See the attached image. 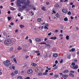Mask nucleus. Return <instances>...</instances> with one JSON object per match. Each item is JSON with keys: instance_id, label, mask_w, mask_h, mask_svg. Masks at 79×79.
Returning a JSON list of instances; mask_svg holds the SVG:
<instances>
[{"instance_id": "obj_1", "label": "nucleus", "mask_w": 79, "mask_h": 79, "mask_svg": "<svg viewBox=\"0 0 79 79\" xmlns=\"http://www.w3.org/2000/svg\"><path fill=\"white\" fill-rule=\"evenodd\" d=\"M30 3V2L29 1H28L26 2V0H17V5L19 6H22L23 10H24L27 8V6H28L29 4ZM23 4L22 6L21 4Z\"/></svg>"}, {"instance_id": "obj_2", "label": "nucleus", "mask_w": 79, "mask_h": 79, "mask_svg": "<svg viewBox=\"0 0 79 79\" xmlns=\"http://www.w3.org/2000/svg\"><path fill=\"white\" fill-rule=\"evenodd\" d=\"M11 42V40H8L5 41L4 43L5 44H9Z\"/></svg>"}, {"instance_id": "obj_3", "label": "nucleus", "mask_w": 79, "mask_h": 79, "mask_svg": "<svg viewBox=\"0 0 79 79\" xmlns=\"http://www.w3.org/2000/svg\"><path fill=\"white\" fill-rule=\"evenodd\" d=\"M76 65V64L74 62H73L72 63V64L70 65V67L73 69L74 67V66Z\"/></svg>"}, {"instance_id": "obj_4", "label": "nucleus", "mask_w": 79, "mask_h": 79, "mask_svg": "<svg viewBox=\"0 0 79 79\" xmlns=\"http://www.w3.org/2000/svg\"><path fill=\"white\" fill-rule=\"evenodd\" d=\"M3 64H4L5 66H6V67H8L9 66L8 63H7L6 61H4L3 62Z\"/></svg>"}, {"instance_id": "obj_5", "label": "nucleus", "mask_w": 79, "mask_h": 79, "mask_svg": "<svg viewBox=\"0 0 79 79\" xmlns=\"http://www.w3.org/2000/svg\"><path fill=\"white\" fill-rule=\"evenodd\" d=\"M32 73V70L31 69H30L27 70V73L28 74H31Z\"/></svg>"}, {"instance_id": "obj_6", "label": "nucleus", "mask_w": 79, "mask_h": 79, "mask_svg": "<svg viewBox=\"0 0 79 79\" xmlns=\"http://www.w3.org/2000/svg\"><path fill=\"white\" fill-rule=\"evenodd\" d=\"M62 12H63V13H66L68 12V11L66 9H63L62 10Z\"/></svg>"}, {"instance_id": "obj_7", "label": "nucleus", "mask_w": 79, "mask_h": 79, "mask_svg": "<svg viewBox=\"0 0 79 79\" xmlns=\"http://www.w3.org/2000/svg\"><path fill=\"white\" fill-rule=\"evenodd\" d=\"M23 52H24V53H26L27 52V49H26V48H23Z\"/></svg>"}, {"instance_id": "obj_8", "label": "nucleus", "mask_w": 79, "mask_h": 79, "mask_svg": "<svg viewBox=\"0 0 79 79\" xmlns=\"http://www.w3.org/2000/svg\"><path fill=\"white\" fill-rule=\"evenodd\" d=\"M35 40L36 41V42H40L41 41V39L40 38H35Z\"/></svg>"}, {"instance_id": "obj_9", "label": "nucleus", "mask_w": 79, "mask_h": 79, "mask_svg": "<svg viewBox=\"0 0 79 79\" xmlns=\"http://www.w3.org/2000/svg\"><path fill=\"white\" fill-rule=\"evenodd\" d=\"M79 68V66L77 65H74V67H73V69H77Z\"/></svg>"}, {"instance_id": "obj_10", "label": "nucleus", "mask_w": 79, "mask_h": 79, "mask_svg": "<svg viewBox=\"0 0 79 79\" xmlns=\"http://www.w3.org/2000/svg\"><path fill=\"white\" fill-rule=\"evenodd\" d=\"M50 39L52 40H56V37H51Z\"/></svg>"}, {"instance_id": "obj_11", "label": "nucleus", "mask_w": 79, "mask_h": 79, "mask_svg": "<svg viewBox=\"0 0 79 79\" xmlns=\"http://www.w3.org/2000/svg\"><path fill=\"white\" fill-rule=\"evenodd\" d=\"M68 75H63L62 76V77H64V78H67V77H68Z\"/></svg>"}, {"instance_id": "obj_12", "label": "nucleus", "mask_w": 79, "mask_h": 79, "mask_svg": "<svg viewBox=\"0 0 79 79\" xmlns=\"http://www.w3.org/2000/svg\"><path fill=\"white\" fill-rule=\"evenodd\" d=\"M53 56L54 58H56L58 57V54H55L53 55Z\"/></svg>"}, {"instance_id": "obj_13", "label": "nucleus", "mask_w": 79, "mask_h": 79, "mask_svg": "<svg viewBox=\"0 0 79 79\" xmlns=\"http://www.w3.org/2000/svg\"><path fill=\"white\" fill-rule=\"evenodd\" d=\"M46 47H48V48H50V47H51V45L50 44H46L45 45Z\"/></svg>"}, {"instance_id": "obj_14", "label": "nucleus", "mask_w": 79, "mask_h": 79, "mask_svg": "<svg viewBox=\"0 0 79 79\" xmlns=\"http://www.w3.org/2000/svg\"><path fill=\"white\" fill-rule=\"evenodd\" d=\"M46 8L44 6H43L41 8L42 10L44 11H45V10H46Z\"/></svg>"}, {"instance_id": "obj_15", "label": "nucleus", "mask_w": 79, "mask_h": 79, "mask_svg": "<svg viewBox=\"0 0 79 79\" xmlns=\"http://www.w3.org/2000/svg\"><path fill=\"white\" fill-rule=\"evenodd\" d=\"M69 75H70V76H71V77H74V74L71 73H70Z\"/></svg>"}, {"instance_id": "obj_16", "label": "nucleus", "mask_w": 79, "mask_h": 79, "mask_svg": "<svg viewBox=\"0 0 79 79\" xmlns=\"http://www.w3.org/2000/svg\"><path fill=\"white\" fill-rule=\"evenodd\" d=\"M41 21H42V19L40 18L38 19H37L38 22H40Z\"/></svg>"}, {"instance_id": "obj_17", "label": "nucleus", "mask_w": 79, "mask_h": 79, "mask_svg": "<svg viewBox=\"0 0 79 79\" xmlns=\"http://www.w3.org/2000/svg\"><path fill=\"white\" fill-rule=\"evenodd\" d=\"M64 21H68V19L67 17H65L64 18Z\"/></svg>"}, {"instance_id": "obj_18", "label": "nucleus", "mask_w": 79, "mask_h": 79, "mask_svg": "<svg viewBox=\"0 0 79 79\" xmlns=\"http://www.w3.org/2000/svg\"><path fill=\"white\" fill-rule=\"evenodd\" d=\"M17 49L18 50H22V48L20 46H19L17 48Z\"/></svg>"}, {"instance_id": "obj_19", "label": "nucleus", "mask_w": 79, "mask_h": 79, "mask_svg": "<svg viewBox=\"0 0 79 79\" xmlns=\"http://www.w3.org/2000/svg\"><path fill=\"white\" fill-rule=\"evenodd\" d=\"M13 60L14 61V62H15V63H17V61H16V58H14L13 59Z\"/></svg>"}, {"instance_id": "obj_20", "label": "nucleus", "mask_w": 79, "mask_h": 79, "mask_svg": "<svg viewBox=\"0 0 79 79\" xmlns=\"http://www.w3.org/2000/svg\"><path fill=\"white\" fill-rule=\"evenodd\" d=\"M32 65L33 66H37V64H36L35 63H33L32 64Z\"/></svg>"}, {"instance_id": "obj_21", "label": "nucleus", "mask_w": 79, "mask_h": 79, "mask_svg": "<svg viewBox=\"0 0 79 79\" xmlns=\"http://www.w3.org/2000/svg\"><path fill=\"white\" fill-rule=\"evenodd\" d=\"M24 10V9H23V8H22H22H20L19 9V11H21L22 10Z\"/></svg>"}, {"instance_id": "obj_22", "label": "nucleus", "mask_w": 79, "mask_h": 79, "mask_svg": "<svg viewBox=\"0 0 79 79\" xmlns=\"http://www.w3.org/2000/svg\"><path fill=\"white\" fill-rule=\"evenodd\" d=\"M54 77H55L56 78H57L58 77V74H57V75H55Z\"/></svg>"}, {"instance_id": "obj_23", "label": "nucleus", "mask_w": 79, "mask_h": 79, "mask_svg": "<svg viewBox=\"0 0 79 79\" xmlns=\"http://www.w3.org/2000/svg\"><path fill=\"white\" fill-rule=\"evenodd\" d=\"M20 27L21 28H23V27H24V26L23 25H21L20 26Z\"/></svg>"}, {"instance_id": "obj_24", "label": "nucleus", "mask_w": 79, "mask_h": 79, "mask_svg": "<svg viewBox=\"0 0 79 79\" xmlns=\"http://www.w3.org/2000/svg\"><path fill=\"white\" fill-rule=\"evenodd\" d=\"M18 79H23V77L22 76H19L18 77Z\"/></svg>"}, {"instance_id": "obj_25", "label": "nucleus", "mask_w": 79, "mask_h": 79, "mask_svg": "<svg viewBox=\"0 0 79 79\" xmlns=\"http://www.w3.org/2000/svg\"><path fill=\"white\" fill-rule=\"evenodd\" d=\"M55 7H60V6L58 4H56L55 5Z\"/></svg>"}, {"instance_id": "obj_26", "label": "nucleus", "mask_w": 79, "mask_h": 79, "mask_svg": "<svg viewBox=\"0 0 79 79\" xmlns=\"http://www.w3.org/2000/svg\"><path fill=\"white\" fill-rule=\"evenodd\" d=\"M68 72H69V71L68 70H64L63 73H68Z\"/></svg>"}, {"instance_id": "obj_27", "label": "nucleus", "mask_w": 79, "mask_h": 79, "mask_svg": "<svg viewBox=\"0 0 79 79\" xmlns=\"http://www.w3.org/2000/svg\"><path fill=\"white\" fill-rule=\"evenodd\" d=\"M56 17H57V18L60 17V15H59V14H57L56 15Z\"/></svg>"}, {"instance_id": "obj_28", "label": "nucleus", "mask_w": 79, "mask_h": 79, "mask_svg": "<svg viewBox=\"0 0 79 79\" xmlns=\"http://www.w3.org/2000/svg\"><path fill=\"white\" fill-rule=\"evenodd\" d=\"M69 35L66 36V39L67 40H69Z\"/></svg>"}, {"instance_id": "obj_29", "label": "nucleus", "mask_w": 79, "mask_h": 79, "mask_svg": "<svg viewBox=\"0 0 79 79\" xmlns=\"http://www.w3.org/2000/svg\"><path fill=\"white\" fill-rule=\"evenodd\" d=\"M7 18H8V19L9 20H10V19H11V18H11V17H8Z\"/></svg>"}, {"instance_id": "obj_30", "label": "nucleus", "mask_w": 79, "mask_h": 79, "mask_svg": "<svg viewBox=\"0 0 79 79\" xmlns=\"http://www.w3.org/2000/svg\"><path fill=\"white\" fill-rule=\"evenodd\" d=\"M18 73V72L17 70H15V74H17Z\"/></svg>"}, {"instance_id": "obj_31", "label": "nucleus", "mask_w": 79, "mask_h": 79, "mask_svg": "<svg viewBox=\"0 0 79 79\" xmlns=\"http://www.w3.org/2000/svg\"><path fill=\"white\" fill-rule=\"evenodd\" d=\"M10 10H12V11H15V8L13 7H12L10 8Z\"/></svg>"}, {"instance_id": "obj_32", "label": "nucleus", "mask_w": 79, "mask_h": 79, "mask_svg": "<svg viewBox=\"0 0 79 79\" xmlns=\"http://www.w3.org/2000/svg\"><path fill=\"white\" fill-rule=\"evenodd\" d=\"M55 33H57L58 32V30H56L54 32Z\"/></svg>"}, {"instance_id": "obj_33", "label": "nucleus", "mask_w": 79, "mask_h": 79, "mask_svg": "<svg viewBox=\"0 0 79 79\" xmlns=\"http://www.w3.org/2000/svg\"><path fill=\"white\" fill-rule=\"evenodd\" d=\"M71 50H72V52H74V51H75V49L74 48H73L71 49Z\"/></svg>"}, {"instance_id": "obj_34", "label": "nucleus", "mask_w": 79, "mask_h": 79, "mask_svg": "<svg viewBox=\"0 0 79 79\" xmlns=\"http://www.w3.org/2000/svg\"><path fill=\"white\" fill-rule=\"evenodd\" d=\"M45 26H46V27H48V26H49V25L48 24L46 23L45 24Z\"/></svg>"}, {"instance_id": "obj_35", "label": "nucleus", "mask_w": 79, "mask_h": 79, "mask_svg": "<svg viewBox=\"0 0 79 79\" xmlns=\"http://www.w3.org/2000/svg\"><path fill=\"white\" fill-rule=\"evenodd\" d=\"M25 73V72H24V71H22L21 72V73L22 74H24Z\"/></svg>"}, {"instance_id": "obj_36", "label": "nucleus", "mask_w": 79, "mask_h": 79, "mask_svg": "<svg viewBox=\"0 0 79 79\" xmlns=\"http://www.w3.org/2000/svg\"><path fill=\"white\" fill-rule=\"evenodd\" d=\"M6 63H10V61L8 60H6Z\"/></svg>"}, {"instance_id": "obj_37", "label": "nucleus", "mask_w": 79, "mask_h": 79, "mask_svg": "<svg viewBox=\"0 0 79 79\" xmlns=\"http://www.w3.org/2000/svg\"><path fill=\"white\" fill-rule=\"evenodd\" d=\"M11 75L12 76H15V73H12L11 74Z\"/></svg>"}, {"instance_id": "obj_38", "label": "nucleus", "mask_w": 79, "mask_h": 79, "mask_svg": "<svg viewBox=\"0 0 79 79\" xmlns=\"http://www.w3.org/2000/svg\"><path fill=\"white\" fill-rule=\"evenodd\" d=\"M44 28L45 29H48V28L47 27L44 26Z\"/></svg>"}, {"instance_id": "obj_39", "label": "nucleus", "mask_w": 79, "mask_h": 79, "mask_svg": "<svg viewBox=\"0 0 79 79\" xmlns=\"http://www.w3.org/2000/svg\"><path fill=\"white\" fill-rule=\"evenodd\" d=\"M68 15H71V11H69L68 13Z\"/></svg>"}, {"instance_id": "obj_40", "label": "nucleus", "mask_w": 79, "mask_h": 79, "mask_svg": "<svg viewBox=\"0 0 79 79\" xmlns=\"http://www.w3.org/2000/svg\"><path fill=\"white\" fill-rule=\"evenodd\" d=\"M29 41L30 42V43H31H31H32V40H31V39H29Z\"/></svg>"}, {"instance_id": "obj_41", "label": "nucleus", "mask_w": 79, "mask_h": 79, "mask_svg": "<svg viewBox=\"0 0 79 79\" xmlns=\"http://www.w3.org/2000/svg\"><path fill=\"white\" fill-rule=\"evenodd\" d=\"M15 56L13 55L12 56L10 57V58H14Z\"/></svg>"}, {"instance_id": "obj_42", "label": "nucleus", "mask_w": 79, "mask_h": 79, "mask_svg": "<svg viewBox=\"0 0 79 79\" xmlns=\"http://www.w3.org/2000/svg\"><path fill=\"white\" fill-rule=\"evenodd\" d=\"M49 74L50 75V76H52L53 75V73H50Z\"/></svg>"}, {"instance_id": "obj_43", "label": "nucleus", "mask_w": 79, "mask_h": 79, "mask_svg": "<svg viewBox=\"0 0 79 79\" xmlns=\"http://www.w3.org/2000/svg\"><path fill=\"white\" fill-rule=\"evenodd\" d=\"M52 35V32H50L48 34V35Z\"/></svg>"}, {"instance_id": "obj_44", "label": "nucleus", "mask_w": 79, "mask_h": 79, "mask_svg": "<svg viewBox=\"0 0 79 79\" xmlns=\"http://www.w3.org/2000/svg\"><path fill=\"white\" fill-rule=\"evenodd\" d=\"M63 59L61 60L60 61V63H63Z\"/></svg>"}, {"instance_id": "obj_45", "label": "nucleus", "mask_w": 79, "mask_h": 79, "mask_svg": "<svg viewBox=\"0 0 79 79\" xmlns=\"http://www.w3.org/2000/svg\"><path fill=\"white\" fill-rule=\"evenodd\" d=\"M41 44H45V45H46V43H45V42H42L41 43Z\"/></svg>"}, {"instance_id": "obj_46", "label": "nucleus", "mask_w": 79, "mask_h": 79, "mask_svg": "<svg viewBox=\"0 0 79 79\" xmlns=\"http://www.w3.org/2000/svg\"><path fill=\"white\" fill-rule=\"evenodd\" d=\"M29 56H25V58H26V59H27V58H29Z\"/></svg>"}, {"instance_id": "obj_47", "label": "nucleus", "mask_w": 79, "mask_h": 79, "mask_svg": "<svg viewBox=\"0 0 79 79\" xmlns=\"http://www.w3.org/2000/svg\"><path fill=\"white\" fill-rule=\"evenodd\" d=\"M42 74L41 73H39V75L40 76H41Z\"/></svg>"}, {"instance_id": "obj_48", "label": "nucleus", "mask_w": 79, "mask_h": 79, "mask_svg": "<svg viewBox=\"0 0 79 79\" xmlns=\"http://www.w3.org/2000/svg\"><path fill=\"white\" fill-rule=\"evenodd\" d=\"M70 73H74V71L71 70L70 71Z\"/></svg>"}, {"instance_id": "obj_49", "label": "nucleus", "mask_w": 79, "mask_h": 79, "mask_svg": "<svg viewBox=\"0 0 79 79\" xmlns=\"http://www.w3.org/2000/svg\"><path fill=\"white\" fill-rule=\"evenodd\" d=\"M57 68H58V66H56L54 68V69H55V70L56 69H57Z\"/></svg>"}, {"instance_id": "obj_50", "label": "nucleus", "mask_w": 79, "mask_h": 79, "mask_svg": "<svg viewBox=\"0 0 79 79\" xmlns=\"http://www.w3.org/2000/svg\"><path fill=\"white\" fill-rule=\"evenodd\" d=\"M58 63V60H56V61L55 62V64H57Z\"/></svg>"}, {"instance_id": "obj_51", "label": "nucleus", "mask_w": 79, "mask_h": 79, "mask_svg": "<svg viewBox=\"0 0 79 79\" xmlns=\"http://www.w3.org/2000/svg\"><path fill=\"white\" fill-rule=\"evenodd\" d=\"M43 74H44V75H47V73H43Z\"/></svg>"}, {"instance_id": "obj_52", "label": "nucleus", "mask_w": 79, "mask_h": 79, "mask_svg": "<svg viewBox=\"0 0 79 79\" xmlns=\"http://www.w3.org/2000/svg\"><path fill=\"white\" fill-rule=\"evenodd\" d=\"M29 38V37H28V36H27L26 37V38H25V40H27V39H28V38Z\"/></svg>"}, {"instance_id": "obj_53", "label": "nucleus", "mask_w": 79, "mask_h": 79, "mask_svg": "<svg viewBox=\"0 0 79 79\" xmlns=\"http://www.w3.org/2000/svg\"><path fill=\"white\" fill-rule=\"evenodd\" d=\"M74 7H75V5H72V8H74Z\"/></svg>"}, {"instance_id": "obj_54", "label": "nucleus", "mask_w": 79, "mask_h": 79, "mask_svg": "<svg viewBox=\"0 0 79 79\" xmlns=\"http://www.w3.org/2000/svg\"><path fill=\"white\" fill-rule=\"evenodd\" d=\"M39 55H40V53H38L37 54V56H39Z\"/></svg>"}, {"instance_id": "obj_55", "label": "nucleus", "mask_w": 79, "mask_h": 79, "mask_svg": "<svg viewBox=\"0 0 79 79\" xmlns=\"http://www.w3.org/2000/svg\"><path fill=\"white\" fill-rule=\"evenodd\" d=\"M35 52H36V53H40V51H35Z\"/></svg>"}, {"instance_id": "obj_56", "label": "nucleus", "mask_w": 79, "mask_h": 79, "mask_svg": "<svg viewBox=\"0 0 79 79\" xmlns=\"http://www.w3.org/2000/svg\"><path fill=\"white\" fill-rule=\"evenodd\" d=\"M49 2H46V5H49Z\"/></svg>"}, {"instance_id": "obj_57", "label": "nucleus", "mask_w": 79, "mask_h": 79, "mask_svg": "<svg viewBox=\"0 0 79 79\" xmlns=\"http://www.w3.org/2000/svg\"><path fill=\"white\" fill-rule=\"evenodd\" d=\"M18 32V30L16 29L15 31V32Z\"/></svg>"}, {"instance_id": "obj_58", "label": "nucleus", "mask_w": 79, "mask_h": 79, "mask_svg": "<svg viewBox=\"0 0 79 79\" xmlns=\"http://www.w3.org/2000/svg\"><path fill=\"white\" fill-rule=\"evenodd\" d=\"M3 34L4 35H5V34H6V32H4L3 33Z\"/></svg>"}, {"instance_id": "obj_59", "label": "nucleus", "mask_w": 79, "mask_h": 79, "mask_svg": "<svg viewBox=\"0 0 79 79\" xmlns=\"http://www.w3.org/2000/svg\"><path fill=\"white\" fill-rule=\"evenodd\" d=\"M13 49V48H12V47L11 48H10V51H11Z\"/></svg>"}, {"instance_id": "obj_60", "label": "nucleus", "mask_w": 79, "mask_h": 79, "mask_svg": "<svg viewBox=\"0 0 79 79\" xmlns=\"http://www.w3.org/2000/svg\"><path fill=\"white\" fill-rule=\"evenodd\" d=\"M26 79H30V77H26Z\"/></svg>"}, {"instance_id": "obj_61", "label": "nucleus", "mask_w": 79, "mask_h": 79, "mask_svg": "<svg viewBox=\"0 0 79 79\" xmlns=\"http://www.w3.org/2000/svg\"><path fill=\"white\" fill-rule=\"evenodd\" d=\"M56 66V64H54L53 66V67H54L55 66Z\"/></svg>"}, {"instance_id": "obj_62", "label": "nucleus", "mask_w": 79, "mask_h": 79, "mask_svg": "<svg viewBox=\"0 0 79 79\" xmlns=\"http://www.w3.org/2000/svg\"><path fill=\"white\" fill-rule=\"evenodd\" d=\"M14 24V23H10V25H11L12 26H13Z\"/></svg>"}, {"instance_id": "obj_63", "label": "nucleus", "mask_w": 79, "mask_h": 79, "mask_svg": "<svg viewBox=\"0 0 79 79\" xmlns=\"http://www.w3.org/2000/svg\"><path fill=\"white\" fill-rule=\"evenodd\" d=\"M74 61L75 62V63H77V60H74Z\"/></svg>"}, {"instance_id": "obj_64", "label": "nucleus", "mask_w": 79, "mask_h": 79, "mask_svg": "<svg viewBox=\"0 0 79 79\" xmlns=\"http://www.w3.org/2000/svg\"><path fill=\"white\" fill-rule=\"evenodd\" d=\"M71 56V55H68V56H67L68 58H69Z\"/></svg>"}]
</instances>
